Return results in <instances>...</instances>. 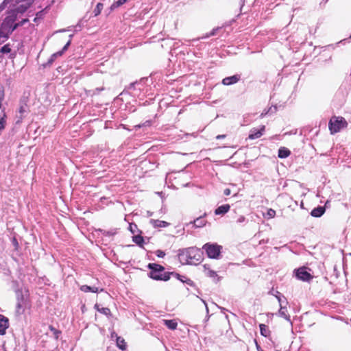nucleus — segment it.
I'll list each match as a JSON object with an SVG mask.
<instances>
[{"mask_svg":"<svg viewBox=\"0 0 351 351\" xmlns=\"http://www.w3.org/2000/svg\"><path fill=\"white\" fill-rule=\"evenodd\" d=\"M147 267L150 269L148 274L149 277L155 280H162L167 281L171 276L180 280L182 282L184 280L180 278V276L174 272H167L165 271V267L159 264L156 263H149Z\"/></svg>","mask_w":351,"mask_h":351,"instance_id":"1","label":"nucleus"},{"mask_svg":"<svg viewBox=\"0 0 351 351\" xmlns=\"http://www.w3.org/2000/svg\"><path fill=\"white\" fill-rule=\"evenodd\" d=\"M16 313L18 315H22L26 310H30L32 308V300L28 290L25 291L17 290L16 291Z\"/></svg>","mask_w":351,"mask_h":351,"instance_id":"2","label":"nucleus"},{"mask_svg":"<svg viewBox=\"0 0 351 351\" xmlns=\"http://www.w3.org/2000/svg\"><path fill=\"white\" fill-rule=\"evenodd\" d=\"M16 21V16L14 13L10 14L3 20L0 27V38H3V41L7 40L12 32L16 29V25H14Z\"/></svg>","mask_w":351,"mask_h":351,"instance_id":"3","label":"nucleus"},{"mask_svg":"<svg viewBox=\"0 0 351 351\" xmlns=\"http://www.w3.org/2000/svg\"><path fill=\"white\" fill-rule=\"evenodd\" d=\"M348 123L342 117H332L328 123V128L332 134L339 132L341 129L346 128Z\"/></svg>","mask_w":351,"mask_h":351,"instance_id":"4","label":"nucleus"},{"mask_svg":"<svg viewBox=\"0 0 351 351\" xmlns=\"http://www.w3.org/2000/svg\"><path fill=\"white\" fill-rule=\"evenodd\" d=\"M210 258L217 259L219 257L222 247L217 243H206L202 247Z\"/></svg>","mask_w":351,"mask_h":351,"instance_id":"5","label":"nucleus"},{"mask_svg":"<svg viewBox=\"0 0 351 351\" xmlns=\"http://www.w3.org/2000/svg\"><path fill=\"white\" fill-rule=\"evenodd\" d=\"M197 250L195 248H189L182 251L179 254V256L181 258H185V261L189 263H192V259L195 257Z\"/></svg>","mask_w":351,"mask_h":351,"instance_id":"6","label":"nucleus"},{"mask_svg":"<svg viewBox=\"0 0 351 351\" xmlns=\"http://www.w3.org/2000/svg\"><path fill=\"white\" fill-rule=\"evenodd\" d=\"M296 276L298 279L303 281H310L313 276L306 271V267H300L296 271Z\"/></svg>","mask_w":351,"mask_h":351,"instance_id":"7","label":"nucleus"},{"mask_svg":"<svg viewBox=\"0 0 351 351\" xmlns=\"http://www.w3.org/2000/svg\"><path fill=\"white\" fill-rule=\"evenodd\" d=\"M25 1L24 3L19 5L14 10H12L10 14H15L17 17L18 13H23L25 12L32 5V2L30 0H22Z\"/></svg>","mask_w":351,"mask_h":351,"instance_id":"8","label":"nucleus"},{"mask_svg":"<svg viewBox=\"0 0 351 351\" xmlns=\"http://www.w3.org/2000/svg\"><path fill=\"white\" fill-rule=\"evenodd\" d=\"M9 327V319L3 315H0V335H3Z\"/></svg>","mask_w":351,"mask_h":351,"instance_id":"9","label":"nucleus"},{"mask_svg":"<svg viewBox=\"0 0 351 351\" xmlns=\"http://www.w3.org/2000/svg\"><path fill=\"white\" fill-rule=\"evenodd\" d=\"M265 130V125H262L261 127V128L258 130L256 129V128H253L252 130H250V133L249 134L248 138L252 140L258 138L263 134Z\"/></svg>","mask_w":351,"mask_h":351,"instance_id":"10","label":"nucleus"},{"mask_svg":"<svg viewBox=\"0 0 351 351\" xmlns=\"http://www.w3.org/2000/svg\"><path fill=\"white\" fill-rule=\"evenodd\" d=\"M241 79L240 75H234L232 76L226 77L223 79L222 84L225 86H230L237 83Z\"/></svg>","mask_w":351,"mask_h":351,"instance_id":"11","label":"nucleus"},{"mask_svg":"<svg viewBox=\"0 0 351 351\" xmlns=\"http://www.w3.org/2000/svg\"><path fill=\"white\" fill-rule=\"evenodd\" d=\"M206 214L205 213L203 216H200L196 218L193 221H191L190 223L193 224L195 228H202L204 227L206 224V220L205 219Z\"/></svg>","mask_w":351,"mask_h":351,"instance_id":"12","label":"nucleus"},{"mask_svg":"<svg viewBox=\"0 0 351 351\" xmlns=\"http://www.w3.org/2000/svg\"><path fill=\"white\" fill-rule=\"evenodd\" d=\"M230 208V206L229 204H223L219 206L215 210V214L216 215H224L229 211Z\"/></svg>","mask_w":351,"mask_h":351,"instance_id":"13","label":"nucleus"},{"mask_svg":"<svg viewBox=\"0 0 351 351\" xmlns=\"http://www.w3.org/2000/svg\"><path fill=\"white\" fill-rule=\"evenodd\" d=\"M164 324L170 330H176L178 326V322L176 319H163Z\"/></svg>","mask_w":351,"mask_h":351,"instance_id":"14","label":"nucleus"},{"mask_svg":"<svg viewBox=\"0 0 351 351\" xmlns=\"http://www.w3.org/2000/svg\"><path fill=\"white\" fill-rule=\"evenodd\" d=\"M325 212V208L324 206H318L312 210L311 215L314 217H321Z\"/></svg>","mask_w":351,"mask_h":351,"instance_id":"15","label":"nucleus"},{"mask_svg":"<svg viewBox=\"0 0 351 351\" xmlns=\"http://www.w3.org/2000/svg\"><path fill=\"white\" fill-rule=\"evenodd\" d=\"M95 308L99 311V313L108 316L110 317L112 315L111 311L109 308L107 307H101L99 304H95Z\"/></svg>","mask_w":351,"mask_h":351,"instance_id":"16","label":"nucleus"},{"mask_svg":"<svg viewBox=\"0 0 351 351\" xmlns=\"http://www.w3.org/2000/svg\"><path fill=\"white\" fill-rule=\"evenodd\" d=\"M291 152L289 149L285 147H282L278 149V157L280 158H285L289 156Z\"/></svg>","mask_w":351,"mask_h":351,"instance_id":"17","label":"nucleus"},{"mask_svg":"<svg viewBox=\"0 0 351 351\" xmlns=\"http://www.w3.org/2000/svg\"><path fill=\"white\" fill-rule=\"evenodd\" d=\"M205 274L206 276L211 278L215 282H218L219 280V277L218 276L217 274L215 271L210 269L205 270Z\"/></svg>","mask_w":351,"mask_h":351,"instance_id":"18","label":"nucleus"},{"mask_svg":"<svg viewBox=\"0 0 351 351\" xmlns=\"http://www.w3.org/2000/svg\"><path fill=\"white\" fill-rule=\"evenodd\" d=\"M259 328H260L261 334L263 336H264L265 337H268L270 336L271 331L269 330V329L267 326H266L264 324H261L259 325Z\"/></svg>","mask_w":351,"mask_h":351,"instance_id":"19","label":"nucleus"},{"mask_svg":"<svg viewBox=\"0 0 351 351\" xmlns=\"http://www.w3.org/2000/svg\"><path fill=\"white\" fill-rule=\"evenodd\" d=\"M151 223L156 228H165L169 225L167 222L159 219H152Z\"/></svg>","mask_w":351,"mask_h":351,"instance_id":"20","label":"nucleus"},{"mask_svg":"<svg viewBox=\"0 0 351 351\" xmlns=\"http://www.w3.org/2000/svg\"><path fill=\"white\" fill-rule=\"evenodd\" d=\"M117 337V346L122 350H125L126 349L127 345L125 341V339L121 337H118L117 335H115Z\"/></svg>","mask_w":351,"mask_h":351,"instance_id":"21","label":"nucleus"},{"mask_svg":"<svg viewBox=\"0 0 351 351\" xmlns=\"http://www.w3.org/2000/svg\"><path fill=\"white\" fill-rule=\"evenodd\" d=\"M80 289L84 293L90 292V291L93 292V293H97L99 291V289L97 287H90L88 285H82L80 287Z\"/></svg>","mask_w":351,"mask_h":351,"instance_id":"22","label":"nucleus"},{"mask_svg":"<svg viewBox=\"0 0 351 351\" xmlns=\"http://www.w3.org/2000/svg\"><path fill=\"white\" fill-rule=\"evenodd\" d=\"M132 241L138 245L139 247H143L144 243V239L141 235H134L132 237Z\"/></svg>","mask_w":351,"mask_h":351,"instance_id":"23","label":"nucleus"},{"mask_svg":"<svg viewBox=\"0 0 351 351\" xmlns=\"http://www.w3.org/2000/svg\"><path fill=\"white\" fill-rule=\"evenodd\" d=\"M28 110V106L27 104H26V102H23V101H21L20 103V107H19V112L21 114V117H22L23 116V114L25 112H26Z\"/></svg>","mask_w":351,"mask_h":351,"instance_id":"24","label":"nucleus"},{"mask_svg":"<svg viewBox=\"0 0 351 351\" xmlns=\"http://www.w3.org/2000/svg\"><path fill=\"white\" fill-rule=\"evenodd\" d=\"M103 8H104L103 3H98L97 4V5H96V8L93 10L94 16H99L101 14V10H103Z\"/></svg>","mask_w":351,"mask_h":351,"instance_id":"25","label":"nucleus"},{"mask_svg":"<svg viewBox=\"0 0 351 351\" xmlns=\"http://www.w3.org/2000/svg\"><path fill=\"white\" fill-rule=\"evenodd\" d=\"M49 330L53 332L55 338L58 339L59 338L60 335L61 334V331L55 328L53 326L50 325L49 326Z\"/></svg>","mask_w":351,"mask_h":351,"instance_id":"26","label":"nucleus"},{"mask_svg":"<svg viewBox=\"0 0 351 351\" xmlns=\"http://www.w3.org/2000/svg\"><path fill=\"white\" fill-rule=\"evenodd\" d=\"M10 51H11V48H10V44H6V45H3L0 49V52H1L2 53H8Z\"/></svg>","mask_w":351,"mask_h":351,"instance_id":"27","label":"nucleus"},{"mask_svg":"<svg viewBox=\"0 0 351 351\" xmlns=\"http://www.w3.org/2000/svg\"><path fill=\"white\" fill-rule=\"evenodd\" d=\"M276 215V211L275 210L272 209V208H269L267 210V217L268 219H272L275 217Z\"/></svg>","mask_w":351,"mask_h":351,"instance_id":"28","label":"nucleus"},{"mask_svg":"<svg viewBox=\"0 0 351 351\" xmlns=\"http://www.w3.org/2000/svg\"><path fill=\"white\" fill-rule=\"evenodd\" d=\"M28 21H29V20L27 19H23L22 21H21L19 23H16V21H15L14 25H16V29L19 26L23 25L25 23L28 22Z\"/></svg>","mask_w":351,"mask_h":351,"instance_id":"29","label":"nucleus"},{"mask_svg":"<svg viewBox=\"0 0 351 351\" xmlns=\"http://www.w3.org/2000/svg\"><path fill=\"white\" fill-rule=\"evenodd\" d=\"M155 254L159 258H163L165 256V252L161 250H157L155 252Z\"/></svg>","mask_w":351,"mask_h":351,"instance_id":"30","label":"nucleus"},{"mask_svg":"<svg viewBox=\"0 0 351 351\" xmlns=\"http://www.w3.org/2000/svg\"><path fill=\"white\" fill-rule=\"evenodd\" d=\"M12 242L13 245L14 246L15 250H18L19 247V245L17 241V239L15 237H14L12 240Z\"/></svg>","mask_w":351,"mask_h":351,"instance_id":"31","label":"nucleus"},{"mask_svg":"<svg viewBox=\"0 0 351 351\" xmlns=\"http://www.w3.org/2000/svg\"><path fill=\"white\" fill-rule=\"evenodd\" d=\"M62 51H60V52H57V53H53V54L52 55V56H51V59L49 60V62L50 63H51V62L53 61V60H54V58H55L56 57H57L58 56H61V55H62Z\"/></svg>","mask_w":351,"mask_h":351,"instance_id":"32","label":"nucleus"},{"mask_svg":"<svg viewBox=\"0 0 351 351\" xmlns=\"http://www.w3.org/2000/svg\"><path fill=\"white\" fill-rule=\"evenodd\" d=\"M128 0H115V4L117 6H120L127 2Z\"/></svg>","mask_w":351,"mask_h":351,"instance_id":"33","label":"nucleus"},{"mask_svg":"<svg viewBox=\"0 0 351 351\" xmlns=\"http://www.w3.org/2000/svg\"><path fill=\"white\" fill-rule=\"evenodd\" d=\"M279 314H280L281 316L284 317L285 318H286V319L287 318V315H286V313H285V310H284L282 307H281V308H280V309L279 310Z\"/></svg>","mask_w":351,"mask_h":351,"instance_id":"34","label":"nucleus"},{"mask_svg":"<svg viewBox=\"0 0 351 351\" xmlns=\"http://www.w3.org/2000/svg\"><path fill=\"white\" fill-rule=\"evenodd\" d=\"M135 229H137L136 224H130V230L133 234L135 232Z\"/></svg>","mask_w":351,"mask_h":351,"instance_id":"35","label":"nucleus"},{"mask_svg":"<svg viewBox=\"0 0 351 351\" xmlns=\"http://www.w3.org/2000/svg\"><path fill=\"white\" fill-rule=\"evenodd\" d=\"M231 193V190L230 189H226L223 191V194L226 196L230 195Z\"/></svg>","mask_w":351,"mask_h":351,"instance_id":"36","label":"nucleus"},{"mask_svg":"<svg viewBox=\"0 0 351 351\" xmlns=\"http://www.w3.org/2000/svg\"><path fill=\"white\" fill-rule=\"evenodd\" d=\"M217 30H218V28L214 29L208 35H207V37L214 36Z\"/></svg>","mask_w":351,"mask_h":351,"instance_id":"37","label":"nucleus"},{"mask_svg":"<svg viewBox=\"0 0 351 351\" xmlns=\"http://www.w3.org/2000/svg\"><path fill=\"white\" fill-rule=\"evenodd\" d=\"M226 136L225 134H223V135H218L217 136V139H220V138H225Z\"/></svg>","mask_w":351,"mask_h":351,"instance_id":"38","label":"nucleus"},{"mask_svg":"<svg viewBox=\"0 0 351 351\" xmlns=\"http://www.w3.org/2000/svg\"><path fill=\"white\" fill-rule=\"evenodd\" d=\"M70 44V41H69L65 45L64 47H63V51L66 50L68 47V46Z\"/></svg>","mask_w":351,"mask_h":351,"instance_id":"39","label":"nucleus"},{"mask_svg":"<svg viewBox=\"0 0 351 351\" xmlns=\"http://www.w3.org/2000/svg\"><path fill=\"white\" fill-rule=\"evenodd\" d=\"M278 301L280 302V298L279 297H277Z\"/></svg>","mask_w":351,"mask_h":351,"instance_id":"40","label":"nucleus"},{"mask_svg":"<svg viewBox=\"0 0 351 351\" xmlns=\"http://www.w3.org/2000/svg\"><path fill=\"white\" fill-rule=\"evenodd\" d=\"M258 351H263V350H261H261H259V349H258Z\"/></svg>","mask_w":351,"mask_h":351,"instance_id":"41","label":"nucleus"}]
</instances>
